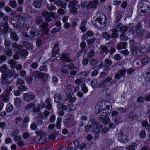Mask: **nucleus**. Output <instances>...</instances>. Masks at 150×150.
<instances>
[{
    "mask_svg": "<svg viewBox=\"0 0 150 150\" xmlns=\"http://www.w3.org/2000/svg\"><path fill=\"white\" fill-rule=\"evenodd\" d=\"M102 36L104 38L107 40H109L111 38V35L107 32H103Z\"/></svg>",
    "mask_w": 150,
    "mask_h": 150,
    "instance_id": "72a5a7b5",
    "label": "nucleus"
},
{
    "mask_svg": "<svg viewBox=\"0 0 150 150\" xmlns=\"http://www.w3.org/2000/svg\"><path fill=\"white\" fill-rule=\"evenodd\" d=\"M49 13L47 10H44L42 12L41 15L42 17H45L48 15L49 16Z\"/></svg>",
    "mask_w": 150,
    "mask_h": 150,
    "instance_id": "0e129e2a",
    "label": "nucleus"
},
{
    "mask_svg": "<svg viewBox=\"0 0 150 150\" xmlns=\"http://www.w3.org/2000/svg\"><path fill=\"white\" fill-rule=\"evenodd\" d=\"M10 36L11 38L15 41H17L18 40L19 37L14 32L12 31L11 32Z\"/></svg>",
    "mask_w": 150,
    "mask_h": 150,
    "instance_id": "393cba45",
    "label": "nucleus"
},
{
    "mask_svg": "<svg viewBox=\"0 0 150 150\" xmlns=\"http://www.w3.org/2000/svg\"><path fill=\"white\" fill-rule=\"evenodd\" d=\"M11 23L15 27L21 25V22L18 17H14L11 19Z\"/></svg>",
    "mask_w": 150,
    "mask_h": 150,
    "instance_id": "9b49d317",
    "label": "nucleus"
},
{
    "mask_svg": "<svg viewBox=\"0 0 150 150\" xmlns=\"http://www.w3.org/2000/svg\"><path fill=\"white\" fill-rule=\"evenodd\" d=\"M86 24V21L82 22L80 25V29L82 32H84L86 30V27L85 25Z\"/></svg>",
    "mask_w": 150,
    "mask_h": 150,
    "instance_id": "f704fd0d",
    "label": "nucleus"
},
{
    "mask_svg": "<svg viewBox=\"0 0 150 150\" xmlns=\"http://www.w3.org/2000/svg\"><path fill=\"white\" fill-rule=\"evenodd\" d=\"M17 53L20 55V56L23 58L25 57L28 54V51L25 49H22L20 50L17 52Z\"/></svg>",
    "mask_w": 150,
    "mask_h": 150,
    "instance_id": "6ab92c4d",
    "label": "nucleus"
},
{
    "mask_svg": "<svg viewBox=\"0 0 150 150\" xmlns=\"http://www.w3.org/2000/svg\"><path fill=\"white\" fill-rule=\"evenodd\" d=\"M121 17V13L120 11L116 12V18L115 20V22H117L119 21Z\"/></svg>",
    "mask_w": 150,
    "mask_h": 150,
    "instance_id": "e433bc0d",
    "label": "nucleus"
},
{
    "mask_svg": "<svg viewBox=\"0 0 150 150\" xmlns=\"http://www.w3.org/2000/svg\"><path fill=\"white\" fill-rule=\"evenodd\" d=\"M98 0H93V2L91 1L88 3H87L86 8L89 9L91 8H96L98 3Z\"/></svg>",
    "mask_w": 150,
    "mask_h": 150,
    "instance_id": "f3484780",
    "label": "nucleus"
},
{
    "mask_svg": "<svg viewBox=\"0 0 150 150\" xmlns=\"http://www.w3.org/2000/svg\"><path fill=\"white\" fill-rule=\"evenodd\" d=\"M35 96L31 95L28 93H23V95L22 98L23 100L25 101H29L31 100H33L35 99Z\"/></svg>",
    "mask_w": 150,
    "mask_h": 150,
    "instance_id": "f8f14e48",
    "label": "nucleus"
},
{
    "mask_svg": "<svg viewBox=\"0 0 150 150\" xmlns=\"http://www.w3.org/2000/svg\"><path fill=\"white\" fill-rule=\"evenodd\" d=\"M12 47L14 49L19 50L22 48L23 47V46L22 45H18L16 43H14L12 45Z\"/></svg>",
    "mask_w": 150,
    "mask_h": 150,
    "instance_id": "ea45409f",
    "label": "nucleus"
},
{
    "mask_svg": "<svg viewBox=\"0 0 150 150\" xmlns=\"http://www.w3.org/2000/svg\"><path fill=\"white\" fill-rule=\"evenodd\" d=\"M105 65L106 66H109L112 64V61L108 59H106L105 60Z\"/></svg>",
    "mask_w": 150,
    "mask_h": 150,
    "instance_id": "052dcab7",
    "label": "nucleus"
},
{
    "mask_svg": "<svg viewBox=\"0 0 150 150\" xmlns=\"http://www.w3.org/2000/svg\"><path fill=\"white\" fill-rule=\"evenodd\" d=\"M137 32V36L140 38H142L144 33V30L139 31V32Z\"/></svg>",
    "mask_w": 150,
    "mask_h": 150,
    "instance_id": "de8ad7c7",
    "label": "nucleus"
},
{
    "mask_svg": "<svg viewBox=\"0 0 150 150\" xmlns=\"http://www.w3.org/2000/svg\"><path fill=\"white\" fill-rule=\"evenodd\" d=\"M32 75L35 78L40 79H41L44 82L47 81L49 75L48 74H45L41 72L38 71H34L32 73Z\"/></svg>",
    "mask_w": 150,
    "mask_h": 150,
    "instance_id": "7ed1b4c3",
    "label": "nucleus"
},
{
    "mask_svg": "<svg viewBox=\"0 0 150 150\" xmlns=\"http://www.w3.org/2000/svg\"><path fill=\"white\" fill-rule=\"evenodd\" d=\"M18 89L21 91H24L27 90V88L26 86L23 85L20 86L18 88Z\"/></svg>",
    "mask_w": 150,
    "mask_h": 150,
    "instance_id": "e2e57ef3",
    "label": "nucleus"
},
{
    "mask_svg": "<svg viewBox=\"0 0 150 150\" xmlns=\"http://www.w3.org/2000/svg\"><path fill=\"white\" fill-rule=\"evenodd\" d=\"M15 71L13 69H10L8 71L7 74V76L11 78L15 74Z\"/></svg>",
    "mask_w": 150,
    "mask_h": 150,
    "instance_id": "c03bdc74",
    "label": "nucleus"
},
{
    "mask_svg": "<svg viewBox=\"0 0 150 150\" xmlns=\"http://www.w3.org/2000/svg\"><path fill=\"white\" fill-rule=\"evenodd\" d=\"M110 106H108L106 108H101L99 112V113L102 117H105L110 113L111 112H109Z\"/></svg>",
    "mask_w": 150,
    "mask_h": 150,
    "instance_id": "4468645a",
    "label": "nucleus"
},
{
    "mask_svg": "<svg viewBox=\"0 0 150 150\" xmlns=\"http://www.w3.org/2000/svg\"><path fill=\"white\" fill-rule=\"evenodd\" d=\"M98 63V60L96 59H92L90 62V64L93 66L97 64Z\"/></svg>",
    "mask_w": 150,
    "mask_h": 150,
    "instance_id": "6e6d98bb",
    "label": "nucleus"
},
{
    "mask_svg": "<svg viewBox=\"0 0 150 150\" xmlns=\"http://www.w3.org/2000/svg\"><path fill=\"white\" fill-rule=\"evenodd\" d=\"M93 124L86 125L85 127V131L86 132H87L89 131L90 129L92 127Z\"/></svg>",
    "mask_w": 150,
    "mask_h": 150,
    "instance_id": "bf43d9fd",
    "label": "nucleus"
},
{
    "mask_svg": "<svg viewBox=\"0 0 150 150\" xmlns=\"http://www.w3.org/2000/svg\"><path fill=\"white\" fill-rule=\"evenodd\" d=\"M9 29V26L8 23L5 22L3 24L2 22L0 23V32L4 33H6Z\"/></svg>",
    "mask_w": 150,
    "mask_h": 150,
    "instance_id": "6e6552de",
    "label": "nucleus"
},
{
    "mask_svg": "<svg viewBox=\"0 0 150 150\" xmlns=\"http://www.w3.org/2000/svg\"><path fill=\"white\" fill-rule=\"evenodd\" d=\"M82 91L84 93H86L88 91V89L85 84H83L81 86Z\"/></svg>",
    "mask_w": 150,
    "mask_h": 150,
    "instance_id": "603ef678",
    "label": "nucleus"
},
{
    "mask_svg": "<svg viewBox=\"0 0 150 150\" xmlns=\"http://www.w3.org/2000/svg\"><path fill=\"white\" fill-rule=\"evenodd\" d=\"M8 76H7L6 73L4 74L2 77V82L3 83L5 84L9 83V81L8 78Z\"/></svg>",
    "mask_w": 150,
    "mask_h": 150,
    "instance_id": "c756f323",
    "label": "nucleus"
},
{
    "mask_svg": "<svg viewBox=\"0 0 150 150\" xmlns=\"http://www.w3.org/2000/svg\"><path fill=\"white\" fill-rule=\"evenodd\" d=\"M141 63L144 65H146L150 63V58L149 57H145L142 60Z\"/></svg>",
    "mask_w": 150,
    "mask_h": 150,
    "instance_id": "c85d7f7f",
    "label": "nucleus"
},
{
    "mask_svg": "<svg viewBox=\"0 0 150 150\" xmlns=\"http://www.w3.org/2000/svg\"><path fill=\"white\" fill-rule=\"evenodd\" d=\"M118 140L120 142L126 143L128 141L127 136L123 134L122 131H120L118 133Z\"/></svg>",
    "mask_w": 150,
    "mask_h": 150,
    "instance_id": "0eeeda50",
    "label": "nucleus"
},
{
    "mask_svg": "<svg viewBox=\"0 0 150 150\" xmlns=\"http://www.w3.org/2000/svg\"><path fill=\"white\" fill-rule=\"evenodd\" d=\"M57 13L58 14L63 15L65 13L66 11L63 9L59 8L58 9Z\"/></svg>",
    "mask_w": 150,
    "mask_h": 150,
    "instance_id": "09e8293b",
    "label": "nucleus"
},
{
    "mask_svg": "<svg viewBox=\"0 0 150 150\" xmlns=\"http://www.w3.org/2000/svg\"><path fill=\"white\" fill-rule=\"evenodd\" d=\"M49 16L54 19H57L59 18V16L55 12H49Z\"/></svg>",
    "mask_w": 150,
    "mask_h": 150,
    "instance_id": "37998d69",
    "label": "nucleus"
},
{
    "mask_svg": "<svg viewBox=\"0 0 150 150\" xmlns=\"http://www.w3.org/2000/svg\"><path fill=\"white\" fill-rule=\"evenodd\" d=\"M116 28H119L121 32H123L124 33L128 29L127 26H122V24L120 23H119L117 25Z\"/></svg>",
    "mask_w": 150,
    "mask_h": 150,
    "instance_id": "aec40b11",
    "label": "nucleus"
},
{
    "mask_svg": "<svg viewBox=\"0 0 150 150\" xmlns=\"http://www.w3.org/2000/svg\"><path fill=\"white\" fill-rule=\"evenodd\" d=\"M8 69L6 64H4L0 67V71L2 73H4L8 71Z\"/></svg>",
    "mask_w": 150,
    "mask_h": 150,
    "instance_id": "473e14b6",
    "label": "nucleus"
},
{
    "mask_svg": "<svg viewBox=\"0 0 150 150\" xmlns=\"http://www.w3.org/2000/svg\"><path fill=\"white\" fill-rule=\"evenodd\" d=\"M35 106V104L34 103H31L26 105L25 108V110H28L30 108L34 107Z\"/></svg>",
    "mask_w": 150,
    "mask_h": 150,
    "instance_id": "8fccbe9b",
    "label": "nucleus"
},
{
    "mask_svg": "<svg viewBox=\"0 0 150 150\" xmlns=\"http://www.w3.org/2000/svg\"><path fill=\"white\" fill-rule=\"evenodd\" d=\"M45 136L41 135V136H38L36 137L35 139V142L38 143H44L46 140Z\"/></svg>",
    "mask_w": 150,
    "mask_h": 150,
    "instance_id": "dca6fc26",
    "label": "nucleus"
},
{
    "mask_svg": "<svg viewBox=\"0 0 150 150\" xmlns=\"http://www.w3.org/2000/svg\"><path fill=\"white\" fill-rule=\"evenodd\" d=\"M61 59L66 62H71L72 60L69 58L65 54H62L60 56Z\"/></svg>",
    "mask_w": 150,
    "mask_h": 150,
    "instance_id": "a878e982",
    "label": "nucleus"
},
{
    "mask_svg": "<svg viewBox=\"0 0 150 150\" xmlns=\"http://www.w3.org/2000/svg\"><path fill=\"white\" fill-rule=\"evenodd\" d=\"M127 46V43L125 42H120L119 44L117 46V49L120 50L122 48H125Z\"/></svg>",
    "mask_w": 150,
    "mask_h": 150,
    "instance_id": "2f4dec72",
    "label": "nucleus"
},
{
    "mask_svg": "<svg viewBox=\"0 0 150 150\" xmlns=\"http://www.w3.org/2000/svg\"><path fill=\"white\" fill-rule=\"evenodd\" d=\"M143 76L147 81H150V74L147 73V71L144 74Z\"/></svg>",
    "mask_w": 150,
    "mask_h": 150,
    "instance_id": "864d4df0",
    "label": "nucleus"
},
{
    "mask_svg": "<svg viewBox=\"0 0 150 150\" xmlns=\"http://www.w3.org/2000/svg\"><path fill=\"white\" fill-rule=\"evenodd\" d=\"M14 120L15 124L17 125L22 121V118L21 117H17L15 118Z\"/></svg>",
    "mask_w": 150,
    "mask_h": 150,
    "instance_id": "680f3d73",
    "label": "nucleus"
},
{
    "mask_svg": "<svg viewBox=\"0 0 150 150\" xmlns=\"http://www.w3.org/2000/svg\"><path fill=\"white\" fill-rule=\"evenodd\" d=\"M67 5L66 3L61 0L58 6L64 9H65L67 7Z\"/></svg>",
    "mask_w": 150,
    "mask_h": 150,
    "instance_id": "49530a36",
    "label": "nucleus"
},
{
    "mask_svg": "<svg viewBox=\"0 0 150 150\" xmlns=\"http://www.w3.org/2000/svg\"><path fill=\"white\" fill-rule=\"evenodd\" d=\"M91 122L92 125L93 129L92 131L93 132H95L96 131L101 132L103 130L102 126L100 125H99L98 122L94 119H91Z\"/></svg>",
    "mask_w": 150,
    "mask_h": 150,
    "instance_id": "423d86ee",
    "label": "nucleus"
},
{
    "mask_svg": "<svg viewBox=\"0 0 150 150\" xmlns=\"http://www.w3.org/2000/svg\"><path fill=\"white\" fill-rule=\"evenodd\" d=\"M108 82L109 83V86H110L115 83L117 82V81L113 79L110 76L106 77L102 81V83H100V87L103 88L105 87L108 86Z\"/></svg>",
    "mask_w": 150,
    "mask_h": 150,
    "instance_id": "20e7f679",
    "label": "nucleus"
},
{
    "mask_svg": "<svg viewBox=\"0 0 150 150\" xmlns=\"http://www.w3.org/2000/svg\"><path fill=\"white\" fill-rule=\"evenodd\" d=\"M55 102L57 103L59 102L62 99L61 95L59 93L55 94L54 96Z\"/></svg>",
    "mask_w": 150,
    "mask_h": 150,
    "instance_id": "c9c22d12",
    "label": "nucleus"
},
{
    "mask_svg": "<svg viewBox=\"0 0 150 150\" xmlns=\"http://www.w3.org/2000/svg\"><path fill=\"white\" fill-rule=\"evenodd\" d=\"M13 106L11 104L9 103L7 105L6 110L7 112H9L13 110Z\"/></svg>",
    "mask_w": 150,
    "mask_h": 150,
    "instance_id": "58836bf2",
    "label": "nucleus"
},
{
    "mask_svg": "<svg viewBox=\"0 0 150 150\" xmlns=\"http://www.w3.org/2000/svg\"><path fill=\"white\" fill-rule=\"evenodd\" d=\"M80 46L81 47V50L82 51H84L85 50V48L86 46V43L83 41L82 42L80 43Z\"/></svg>",
    "mask_w": 150,
    "mask_h": 150,
    "instance_id": "13d9d810",
    "label": "nucleus"
},
{
    "mask_svg": "<svg viewBox=\"0 0 150 150\" xmlns=\"http://www.w3.org/2000/svg\"><path fill=\"white\" fill-rule=\"evenodd\" d=\"M100 50L99 53L101 54H103L104 53L107 54L108 52V47L107 46L104 45H102L100 46Z\"/></svg>",
    "mask_w": 150,
    "mask_h": 150,
    "instance_id": "a211bd4d",
    "label": "nucleus"
},
{
    "mask_svg": "<svg viewBox=\"0 0 150 150\" xmlns=\"http://www.w3.org/2000/svg\"><path fill=\"white\" fill-rule=\"evenodd\" d=\"M62 120L61 118H58V121L56 124V127L58 129H59L61 127Z\"/></svg>",
    "mask_w": 150,
    "mask_h": 150,
    "instance_id": "5fc2aeb1",
    "label": "nucleus"
},
{
    "mask_svg": "<svg viewBox=\"0 0 150 150\" xmlns=\"http://www.w3.org/2000/svg\"><path fill=\"white\" fill-rule=\"evenodd\" d=\"M77 12V9L75 7H72L70 11V12L72 14H75Z\"/></svg>",
    "mask_w": 150,
    "mask_h": 150,
    "instance_id": "774afa93",
    "label": "nucleus"
},
{
    "mask_svg": "<svg viewBox=\"0 0 150 150\" xmlns=\"http://www.w3.org/2000/svg\"><path fill=\"white\" fill-rule=\"evenodd\" d=\"M48 24L46 22H44L42 23L41 25V26L42 28V30L44 31V33L45 34H47L48 33V30H47V28Z\"/></svg>",
    "mask_w": 150,
    "mask_h": 150,
    "instance_id": "412c9836",
    "label": "nucleus"
},
{
    "mask_svg": "<svg viewBox=\"0 0 150 150\" xmlns=\"http://www.w3.org/2000/svg\"><path fill=\"white\" fill-rule=\"evenodd\" d=\"M93 24L96 28H103L106 25L107 20L105 15L100 12H97L94 17Z\"/></svg>",
    "mask_w": 150,
    "mask_h": 150,
    "instance_id": "f257e3e1",
    "label": "nucleus"
},
{
    "mask_svg": "<svg viewBox=\"0 0 150 150\" xmlns=\"http://www.w3.org/2000/svg\"><path fill=\"white\" fill-rule=\"evenodd\" d=\"M11 44V42L8 40L6 39L4 42V44L5 46L8 47Z\"/></svg>",
    "mask_w": 150,
    "mask_h": 150,
    "instance_id": "338daca9",
    "label": "nucleus"
},
{
    "mask_svg": "<svg viewBox=\"0 0 150 150\" xmlns=\"http://www.w3.org/2000/svg\"><path fill=\"white\" fill-rule=\"evenodd\" d=\"M32 5L36 8H40L41 7L42 3L40 1L36 0L33 2Z\"/></svg>",
    "mask_w": 150,
    "mask_h": 150,
    "instance_id": "5701e85b",
    "label": "nucleus"
},
{
    "mask_svg": "<svg viewBox=\"0 0 150 150\" xmlns=\"http://www.w3.org/2000/svg\"><path fill=\"white\" fill-rule=\"evenodd\" d=\"M24 46L29 50H32L33 48V46L27 41H24L23 42Z\"/></svg>",
    "mask_w": 150,
    "mask_h": 150,
    "instance_id": "cd10ccee",
    "label": "nucleus"
},
{
    "mask_svg": "<svg viewBox=\"0 0 150 150\" xmlns=\"http://www.w3.org/2000/svg\"><path fill=\"white\" fill-rule=\"evenodd\" d=\"M137 147V144L135 143H132L131 145L127 146L126 147L127 150H135Z\"/></svg>",
    "mask_w": 150,
    "mask_h": 150,
    "instance_id": "bb28decb",
    "label": "nucleus"
},
{
    "mask_svg": "<svg viewBox=\"0 0 150 150\" xmlns=\"http://www.w3.org/2000/svg\"><path fill=\"white\" fill-rule=\"evenodd\" d=\"M142 8L144 10H149L150 9V3L147 1L144 2L142 3Z\"/></svg>",
    "mask_w": 150,
    "mask_h": 150,
    "instance_id": "b1692460",
    "label": "nucleus"
},
{
    "mask_svg": "<svg viewBox=\"0 0 150 150\" xmlns=\"http://www.w3.org/2000/svg\"><path fill=\"white\" fill-rule=\"evenodd\" d=\"M22 100L18 98H16L14 101V104L16 107H19L20 105Z\"/></svg>",
    "mask_w": 150,
    "mask_h": 150,
    "instance_id": "79ce46f5",
    "label": "nucleus"
},
{
    "mask_svg": "<svg viewBox=\"0 0 150 150\" xmlns=\"http://www.w3.org/2000/svg\"><path fill=\"white\" fill-rule=\"evenodd\" d=\"M47 8L50 11L56 10V7L52 4H48L47 6Z\"/></svg>",
    "mask_w": 150,
    "mask_h": 150,
    "instance_id": "4c0bfd02",
    "label": "nucleus"
},
{
    "mask_svg": "<svg viewBox=\"0 0 150 150\" xmlns=\"http://www.w3.org/2000/svg\"><path fill=\"white\" fill-rule=\"evenodd\" d=\"M9 5L11 7L14 8H16L17 5L16 1L15 0H11L9 1Z\"/></svg>",
    "mask_w": 150,
    "mask_h": 150,
    "instance_id": "7c9ffc66",
    "label": "nucleus"
},
{
    "mask_svg": "<svg viewBox=\"0 0 150 150\" xmlns=\"http://www.w3.org/2000/svg\"><path fill=\"white\" fill-rule=\"evenodd\" d=\"M59 48L58 44L56 43L54 45V49L52 50L53 57H56V58L58 57L59 55Z\"/></svg>",
    "mask_w": 150,
    "mask_h": 150,
    "instance_id": "ddd939ff",
    "label": "nucleus"
},
{
    "mask_svg": "<svg viewBox=\"0 0 150 150\" xmlns=\"http://www.w3.org/2000/svg\"><path fill=\"white\" fill-rule=\"evenodd\" d=\"M126 72V70L125 69H121L118 70L117 73L115 74L114 78L118 80L120 79L122 76H124Z\"/></svg>",
    "mask_w": 150,
    "mask_h": 150,
    "instance_id": "9d476101",
    "label": "nucleus"
},
{
    "mask_svg": "<svg viewBox=\"0 0 150 150\" xmlns=\"http://www.w3.org/2000/svg\"><path fill=\"white\" fill-rule=\"evenodd\" d=\"M98 83V82L97 80L94 79L91 81V83L92 86L93 87H96Z\"/></svg>",
    "mask_w": 150,
    "mask_h": 150,
    "instance_id": "4d7b16f0",
    "label": "nucleus"
},
{
    "mask_svg": "<svg viewBox=\"0 0 150 150\" xmlns=\"http://www.w3.org/2000/svg\"><path fill=\"white\" fill-rule=\"evenodd\" d=\"M43 21L41 17L40 16H38L36 19L35 22L38 24L41 23Z\"/></svg>",
    "mask_w": 150,
    "mask_h": 150,
    "instance_id": "3c124183",
    "label": "nucleus"
},
{
    "mask_svg": "<svg viewBox=\"0 0 150 150\" xmlns=\"http://www.w3.org/2000/svg\"><path fill=\"white\" fill-rule=\"evenodd\" d=\"M79 141L78 140H76L72 142L71 145L77 148L79 146Z\"/></svg>",
    "mask_w": 150,
    "mask_h": 150,
    "instance_id": "a18cd8bd",
    "label": "nucleus"
},
{
    "mask_svg": "<svg viewBox=\"0 0 150 150\" xmlns=\"http://www.w3.org/2000/svg\"><path fill=\"white\" fill-rule=\"evenodd\" d=\"M10 93H5L0 95V99L5 103H8L9 100Z\"/></svg>",
    "mask_w": 150,
    "mask_h": 150,
    "instance_id": "2eb2a0df",
    "label": "nucleus"
},
{
    "mask_svg": "<svg viewBox=\"0 0 150 150\" xmlns=\"http://www.w3.org/2000/svg\"><path fill=\"white\" fill-rule=\"evenodd\" d=\"M66 99L70 103L72 104L75 101L76 98L74 96L72 97L71 94H69L67 96Z\"/></svg>",
    "mask_w": 150,
    "mask_h": 150,
    "instance_id": "4be33fe9",
    "label": "nucleus"
},
{
    "mask_svg": "<svg viewBox=\"0 0 150 150\" xmlns=\"http://www.w3.org/2000/svg\"><path fill=\"white\" fill-rule=\"evenodd\" d=\"M131 52L132 54L135 57L140 56L142 54L141 50L137 47H132L131 49Z\"/></svg>",
    "mask_w": 150,
    "mask_h": 150,
    "instance_id": "1a4fd4ad",
    "label": "nucleus"
},
{
    "mask_svg": "<svg viewBox=\"0 0 150 150\" xmlns=\"http://www.w3.org/2000/svg\"><path fill=\"white\" fill-rule=\"evenodd\" d=\"M27 33H23V35L28 40H33L34 38L36 37V36H38V34L37 33L36 30L31 27L27 28Z\"/></svg>",
    "mask_w": 150,
    "mask_h": 150,
    "instance_id": "f03ea898",
    "label": "nucleus"
},
{
    "mask_svg": "<svg viewBox=\"0 0 150 150\" xmlns=\"http://www.w3.org/2000/svg\"><path fill=\"white\" fill-rule=\"evenodd\" d=\"M24 83V81L21 78H18L16 81V83L19 85L23 84Z\"/></svg>",
    "mask_w": 150,
    "mask_h": 150,
    "instance_id": "69168bd1",
    "label": "nucleus"
},
{
    "mask_svg": "<svg viewBox=\"0 0 150 150\" xmlns=\"http://www.w3.org/2000/svg\"><path fill=\"white\" fill-rule=\"evenodd\" d=\"M20 17L25 25L30 24L33 21V18L31 16L26 13H22L20 15Z\"/></svg>",
    "mask_w": 150,
    "mask_h": 150,
    "instance_id": "39448f33",
    "label": "nucleus"
},
{
    "mask_svg": "<svg viewBox=\"0 0 150 150\" xmlns=\"http://www.w3.org/2000/svg\"><path fill=\"white\" fill-rule=\"evenodd\" d=\"M77 4V1L76 0H73L69 2V3L68 7V8H70L71 7H74L76 6Z\"/></svg>",
    "mask_w": 150,
    "mask_h": 150,
    "instance_id": "a19ab883",
    "label": "nucleus"
}]
</instances>
